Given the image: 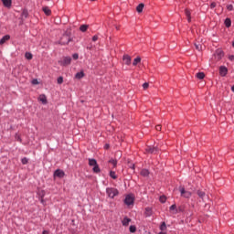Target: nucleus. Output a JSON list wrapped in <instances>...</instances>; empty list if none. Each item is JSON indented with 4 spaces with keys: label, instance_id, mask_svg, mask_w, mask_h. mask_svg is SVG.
Listing matches in <instances>:
<instances>
[{
    "label": "nucleus",
    "instance_id": "f257e3e1",
    "mask_svg": "<svg viewBox=\"0 0 234 234\" xmlns=\"http://www.w3.org/2000/svg\"><path fill=\"white\" fill-rule=\"evenodd\" d=\"M106 194L109 198H114V197H118V195H120V192L114 187H107Z\"/></svg>",
    "mask_w": 234,
    "mask_h": 234
},
{
    "label": "nucleus",
    "instance_id": "f03ea898",
    "mask_svg": "<svg viewBox=\"0 0 234 234\" xmlns=\"http://www.w3.org/2000/svg\"><path fill=\"white\" fill-rule=\"evenodd\" d=\"M124 204L125 206H128V207L134 206V196L133 194L126 195L124 198Z\"/></svg>",
    "mask_w": 234,
    "mask_h": 234
},
{
    "label": "nucleus",
    "instance_id": "7ed1b4c3",
    "mask_svg": "<svg viewBox=\"0 0 234 234\" xmlns=\"http://www.w3.org/2000/svg\"><path fill=\"white\" fill-rule=\"evenodd\" d=\"M71 62H72V58L70 57H64L60 61H58L61 67H67L70 65Z\"/></svg>",
    "mask_w": 234,
    "mask_h": 234
},
{
    "label": "nucleus",
    "instance_id": "20e7f679",
    "mask_svg": "<svg viewBox=\"0 0 234 234\" xmlns=\"http://www.w3.org/2000/svg\"><path fill=\"white\" fill-rule=\"evenodd\" d=\"M179 191L181 193V197H183L184 198H191V196L193 195L191 192L186 191V189L183 186L179 187Z\"/></svg>",
    "mask_w": 234,
    "mask_h": 234
},
{
    "label": "nucleus",
    "instance_id": "39448f33",
    "mask_svg": "<svg viewBox=\"0 0 234 234\" xmlns=\"http://www.w3.org/2000/svg\"><path fill=\"white\" fill-rule=\"evenodd\" d=\"M72 39L69 37V35H63L60 38V45H69Z\"/></svg>",
    "mask_w": 234,
    "mask_h": 234
},
{
    "label": "nucleus",
    "instance_id": "423d86ee",
    "mask_svg": "<svg viewBox=\"0 0 234 234\" xmlns=\"http://www.w3.org/2000/svg\"><path fill=\"white\" fill-rule=\"evenodd\" d=\"M146 153H149L150 154H156L158 153V148L157 147H153V146H148L145 149Z\"/></svg>",
    "mask_w": 234,
    "mask_h": 234
},
{
    "label": "nucleus",
    "instance_id": "0eeeda50",
    "mask_svg": "<svg viewBox=\"0 0 234 234\" xmlns=\"http://www.w3.org/2000/svg\"><path fill=\"white\" fill-rule=\"evenodd\" d=\"M219 74L220 76H222V78L226 77L228 75V68H226L225 66H221L219 68Z\"/></svg>",
    "mask_w": 234,
    "mask_h": 234
},
{
    "label": "nucleus",
    "instance_id": "6e6552de",
    "mask_svg": "<svg viewBox=\"0 0 234 234\" xmlns=\"http://www.w3.org/2000/svg\"><path fill=\"white\" fill-rule=\"evenodd\" d=\"M122 61H123L124 65H131V56L123 55Z\"/></svg>",
    "mask_w": 234,
    "mask_h": 234
},
{
    "label": "nucleus",
    "instance_id": "1a4fd4ad",
    "mask_svg": "<svg viewBox=\"0 0 234 234\" xmlns=\"http://www.w3.org/2000/svg\"><path fill=\"white\" fill-rule=\"evenodd\" d=\"M55 176H58V178H63V176H65V172H63V170L60 169H57L54 173Z\"/></svg>",
    "mask_w": 234,
    "mask_h": 234
},
{
    "label": "nucleus",
    "instance_id": "9d476101",
    "mask_svg": "<svg viewBox=\"0 0 234 234\" xmlns=\"http://www.w3.org/2000/svg\"><path fill=\"white\" fill-rule=\"evenodd\" d=\"M215 56L217 59H220L221 58H224V51L218 49L215 53Z\"/></svg>",
    "mask_w": 234,
    "mask_h": 234
},
{
    "label": "nucleus",
    "instance_id": "9b49d317",
    "mask_svg": "<svg viewBox=\"0 0 234 234\" xmlns=\"http://www.w3.org/2000/svg\"><path fill=\"white\" fill-rule=\"evenodd\" d=\"M10 39V35H5L0 39V45H5Z\"/></svg>",
    "mask_w": 234,
    "mask_h": 234
},
{
    "label": "nucleus",
    "instance_id": "f8f14e48",
    "mask_svg": "<svg viewBox=\"0 0 234 234\" xmlns=\"http://www.w3.org/2000/svg\"><path fill=\"white\" fill-rule=\"evenodd\" d=\"M2 3L5 8H10V6H12V0H2Z\"/></svg>",
    "mask_w": 234,
    "mask_h": 234
},
{
    "label": "nucleus",
    "instance_id": "ddd939ff",
    "mask_svg": "<svg viewBox=\"0 0 234 234\" xmlns=\"http://www.w3.org/2000/svg\"><path fill=\"white\" fill-rule=\"evenodd\" d=\"M169 210L173 213V215H176V213H178V208H176V204L172 205L169 207Z\"/></svg>",
    "mask_w": 234,
    "mask_h": 234
},
{
    "label": "nucleus",
    "instance_id": "4468645a",
    "mask_svg": "<svg viewBox=\"0 0 234 234\" xmlns=\"http://www.w3.org/2000/svg\"><path fill=\"white\" fill-rule=\"evenodd\" d=\"M89 165L90 167H94L95 165H98V161H96V159H92V158H89Z\"/></svg>",
    "mask_w": 234,
    "mask_h": 234
},
{
    "label": "nucleus",
    "instance_id": "2eb2a0df",
    "mask_svg": "<svg viewBox=\"0 0 234 234\" xmlns=\"http://www.w3.org/2000/svg\"><path fill=\"white\" fill-rule=\"evenodd\" d=\"M130 222H131V218H127V217H125V218L122 220V226H124V227L129 226Z\"/></svg>",
    "mask_w": 234,
    "mask_h": 234
},
{
    "label": "nucleus",
    "instance_id": "dca6fc26",
    "mask_svg": "<svg viewBox=\"0 0 234 234\" xmlns=\"http://www.w3.org/2000/svg\"><path fill=\"white\" fill-rule=\"evenodd\" d=\"M144 215L146 216V217H151V215H153V208H151V207H146L145 208V212H144Z\"/></svg>",
    "mask_w": 234,
    "mask_h": 234
},
{
    "label": "nucleus",
    "instance_id": "f3484780",
    "mask_svg": "<svg viewBox=\"0 0 234 234\" xmlns=\"http://www.w3.org/2000/svg\"><path fill=\"white\" fill-rule=\"evenodd\" d=\"M42 10L47 16H50V14H52V11L50 10V8H48V6H44Z\"/></svg>",
    "mask_w": 234,
    "mask_h": 234
},
{
    "label": "nucleus",
    "instance_id": "a211bd4d",
    "mask_svg": "<svg viewBox=\"0 0 234 234\" xmlns=\"http://www.w3.org/2000/svg\"><path fill=\"white\" fill-rule=\"evenodd\" d=\"M145 5H144V4H139L138 5H137V7H136V10H137V12L139 13V14H142V12H144V7Z\"/></svg>",
    "mask_w": 234,
    "mask_h": 234
},
{
    "label": "nucleus",
    "instance_id": "6ab92c4d",
    "mask_svg": "<svg viewBox=\"0 0 234 234\" xmlns=\"http://www.w3.org/2000/svg\"><path fill=\"white\" fill-rule=\"evenodd\" d=\"M185 14H186V16L187 17L188 23H191V12L188 9H186L185 10Z\"/></svg>",
    "mask_w": 234,
    "mask_h": 234
},
{
    "label": "nucleus",
    "instance_id": "aec40b11",
    "mask_svg": "<svg viewBox=\"0 0 234 234\" xmlns=\"http://www.w3.org/2000/svg\"><path fill=\"white\" fill-rule=\"evenodd\" d=\"M196 78H197V80H204V78H206V74H204V72H198L196 74Z\"/></svg>",
    "mask_w": 234,
    "mask_h": 234
},
{
    "label": "nucleus",
    "instance_id": "412c9836",
    "mask_svg": "<svg viewBox=\"0 0 234 234\" xmlns=\"http://www.w3.org/2000/svg\"><path fill=\"white\" fill-rule=\"evenodd\" d=\"M39 101H41L44 105H47V96L40 95L39 96Z\"/></svg>",
    "mask_w": 234,
    "mask_h": 234
},
{
    "label": "nucleus",
    "instance_id": "4be33fe9",
    "mask_svg": "<svg viewBox=\"0 0 234 234\" xmlns=\"http://www.w3.org/2000/svg\"><path fill=\"white\" fill-rule=\"evenodd\" d=\"M92 171L93 173H96V174L101 173V169H100V165L98 164L95 166H93Z\"/></svg>",
    "mask_w": 234,
    "mask_h": 234
},
{
    "label": "nucleus",
    "instance_id": "5701e85b",
    "mask_svg": "<svg viewBox=\"0 0 234 234\" xmlns=\"http://www.w3.org/2000/svg\"><path fill=\"white\" fill-rule=\"evenodd\" d=\"M142 58L140 57H137L133 59V67H136V65H138V63H141Z\"/></svg>",
    "mask_w": 234,
    "mask_h": 234
},
{
    "label": "nucleus",
    "instance_id": "b1692460",
    "mask_svg": "<svg viewBox=\"0 0 234 234\" xmlns=\"http://www.w3.org/2000/svg\"><path fill=\"white\" fill-rule=\"evenodd\" d=\"M88 28H89V25H81L80 27V32H87Z\"/></svg>",
    "mask_w": 234,
    "mask_h": 234
},
{
    "label": "nucleus",
    "instance_id": "393cba45",
    "mask_svg": "<svg viewBox=\"0 0 234 234\" xmlns=\"http://www.w3.org/2000/svg\"><path fill=\"white\" fill-rule=\"evenodd\" d=\"M83 76H85V74L83 73V71L78 72L76 73L75 77L77 78V80H81V78H83Z\"/></svg>",
    "mask_w": 234,
    "mask_h": 234
},
{
    "label": "nucleus",
    "instance_id": "a878e982",
    "mask_svg": "<svg viewBox=\"0 0 234 234\" xmlns=\"http://www.w3.org/2000/svg\"><path fill=\"white\" fill-rule=\"evenodd\" d=\"M109 164H112L113 165V167H116V165H118V160H116V159H110L109 160Z\"/></svg>",
    "mask_w": 234,
    "mask_h": 234
},
{
    "label": "nucleus",
    "instance_id": "bb28decb",
    "mask_svg": "<svg viewBox=\"0 0 234 234\" xmlns=\"http://www.w3.org/2000/svg\"><path fill=\"white\" fill-rule=\"evenodd\" d=\"M141 175L142 176H149V170L147 169L141 170Z\"/></svg>",
    "mask_w": 234,
    "mask_h": 234
},
{
    "label": "nucleus",
    "instance_id": "cd10ccee",
    "mask_svg": "<svg viewBox=\"0 0 234 234\" xmlns=\"http://www.w3.org/2000/svg\"><path fill=\"white\" fill-rule=\"evenodd\" d=\"M225 26L227 27V28H229V27H231V19L226 18L225 19Z\"/></svg>",
    "mask_w": 234,
    "mask_h": 234
},
{
    "label": "nucleus",
    "instance_id": "c85d7f7f",
    "mask_svg": "<svg viewBox=\"0 0 234 234\" xmlns=\"http://www.w3.org/2000/svg\"><path fill=\"white\" fill-rule=\"evenodd\" d=\"M110 176L113 180H116V178H118V176H116V172H114V171H110Z\"/></svg>",
    "mask_w": 234,
    "mask_h": 234
},
{
    "label": "nucleus",
    "instance_id": "c756f323",
    "mask_svg": "<svg viewBox=\"0 0 234 234\" xmlns=\"http://www.w3.org/2000/svg\"><path fill=\"white\" fill-rule=\"evenodd\" d=\"M130 233H136V226L131 225L129 228Z\"/></svg>",
    "mask_w": 234,
    "mask_h": 234
},
{
    "label": "nucleus",
    "instance_id": "7c9ffc66",
    "mask_svg": "<svg viewBox=\"0 0 234 234\" xmlns=\"http://www.w3.org/2000/svg\"><path fill=\"white\" fill-rule=\"evenodd\" d=\"M197 195H198L199 198H204V197H206V192L198 190Z\"/></svg>",
    "mask_w": 234,
    "mask_h": 234
},
{
    "label": "nucleus",
    "instance_id": "2f4dec72",
    "mask_svg": "<svg viewBox=\"0 0 234 234\" xmlns=\"http://www.w3.org/2000/svg\"><path fill=\"white\" fill-rule=\"evenodd\" d=\"M159 200H160L161 204H165V202L167 201V197H165V196H161L159 197Z\"/></svg>",
    "mask_w": 234,
    "mask_h": 234
},
{
    "label": "nucleus",
    "instance_id": "473e14b6",
    "mask_svg": "<svg viewBox=\"0 0 234 234\" xmlns=\"http://www.w3.org/2000/svg\"><path fill=\"white\" fill-rule=\"evenodd\" d=\"M161 231H165L167 229V225H165V222H163L160 226Z\"/></svg>",
    "mask_w": 234,
    "mask_h": 234
},
{
    "label": "nucleus",
    "instance_id": "72a5a7b5",
    "mask_svg": "<svg viewBox=\"0 0 234 234\" xmlns=\"http://www.w3.org/2000/svg\"><path fill=\"white\" fill-rule=\"evenodd\" d=\"M25 58H26V59H32L33 55L30 52H26Z\"/></svg>",
    "mask_w": 234,
    "mask_h": 234
},
{
    "label": "nucleus",
    "instance_id": "f704fd0d",
    "mask_svg": "<svg viewBox=\"0 0 234 234\" xmlns=\"http://www.w3.org/2000/svg\"><path fill=\"white\" fill-rule=\"evenodd\" d=\"M21 162H22L23 165H27V164H28V158L24 157L21 159Z\"/></svg>",
    "mask_w": 234,
    "mask_h": 234
},
{
    "label": "nucleus",
    "instance_id": "c9c22d12",
    "mask_svg": "<svg viewBox=\"0 0 234 234\" xmlns=\"http://www.w3.org/2000/svg\"><path fill=\"white\" fill-rule=\"evenodd\" d=\"M195 48H196V50H198V52H200V50H202V45H200V44H195Z\"/></svg>",
    "mask_w": 234,
    "mask_h": 234
},
{
    "label": "nucleus",
    "instance_id": "e433bc0d",
    "mask_svg": "<svg viewBox=\"0 0 234 234\" xmlns=\"http://www.w3.org/2000/svg\"><path fill=\"white\" fill-rule=\"evenodd\" d=\"M227 10H229V12L233 11V5H227Z\"/></svg>",
    "mask_w": 234,
    "mask_h": 234
},
{
    "label": "nucleus",
    "instance_id": "4c0bfd02",
    "mask_svg": "<svg viewBox=\"0 0 234 234\" xmlns=\"http://www.w3.org/2000/svg\"><path fill=\"white\" fill-rule=\"evenodd\" d=\"M58 85H61V83H63V77H58L57 80Z\"/></svg>",
    "mask_w": 234,
    "mask_h": 234
},
{
    "label": "nucleus",
    "instance_id": "58836bf2",
    "mask_svg": "<svg viewBox=\"0 0 234 234\" xmlns=\"http://www.w3.org/2000/svg\"><path fill=\"white\" fill-rule=\"evenodd\" d=\"M143 89H144V90L149 89V83L144 82V83L143 84Z\"/></svg>",
    "mask_w": 234,
    "mask_h": 234
},
{
    "label": "nucleus",
    "instance_id": "ea45409f",
    "mask_svg": "<svg viewBox=\"0 0 234 234\" xmlns=\"http://www.w3.org/2000/svg\"><path fill=\"white\" fill-rule=\"evenodd\" d=\"M15 138H16V142H21V136L19 134L16 133Z\"/></svg>",
    "mask_w": 234,
    "mask_h": 234
},
{
    "label": "nucleus",
    "instance_id": "a19ab883",
    "mask_svg": "<svg viewBox=\"0 0 234 234\" xmlns=\"http://www.w3.org/2000/svg\"><path fill=\"white\" fill-rule=\"evenodd\" d=\"M72 58H73V59H78V58H80V55H78V53H74L72 55Z\"/></svg>",
    "mask_w": 234,
    "mask_h": 234
},
{
    "label": "nucleus",
    "instance_id": "79ce46f5",
    "mask_svg": "<svg viewBox=\"0 0 234 234\" xmlns=\"http://www.w3.org/2000/svg\"><path fill=\"white\" fill-rule=\"evenodd\" d=\"M32 84H33V85H38V84H39V81H37V80L35 79V80H32Z\"/></svg>",
    "mask_w": 234,
    "mask_h": 234
},
{
    "label": "nucleus",
    "instance_id": "37998d69",
    "mask_svg": "<svg viewBox=\"0 0 234 234\" xmlns=\"http://www.w3.org/2000/svg\"><path fill=\"white\" fill-rule=\"evenodd\" d=\"M156 131H162V125L158 124L155 126Z\"/></svg>",
    "mask_w": 234,
    "mask_h": 234
},
{
    "label": "nucleus",
    "instance_id": "c03bdc74",
    "mask_svg": "<svg viewBox=\"0 0 234 234\" xmlns=\"http://www.w3.org/2000/svg\"><path fill=\"white\" fill-rule=\"evenodd\" d=\"M217 6V3H211L210 4V8H215Z\"/></svg>",
    "mask_w": 234,
    "mask_h": 234
},
{
    "label": "nucleus",
    "instance_id": "a18cd8bd",
    "mask_svg": "<svg viewBox=\"0 0 234 234\" xmlns=\"http://www.w3.org/2000/svg\"><path fill=\"white\" fill-rule=\"evenodd\" d=\"M92 41H98V35H95L92 37Z\"/></svg>",
    "mask_w": 234,
    "mask_h": 234
},
{
    "label": "nucleus",
    "instance_id": "49530a36",
    "mask_svg": "<svg viewBox=\"0 0 234 234\" xmlns=\"http://www.w3.org/2000/svg\"><path fill=\"white\" fill-rule=\"evenodd\" d=\"M229 59L230 61H234V55H229Z\"/></svg>",
    "mask_w": 234,
    "mask_h": 234
},
{
    "label": "nucleus",
    "instance_id": "de8ad7c7",
    "mask_svg": "<svg viewBox=\"0 0 234 234\" xmlns=\"http://www.w3.org/2000/svg\"><path fill=\"white\" fill-rule=\"evenodd\" d=\"M42 234H50L48 230H43Z\"/></svg>",
    "mask_w": 234,
    "mask_h": 234
},
{
    "label": "nucleus",
    "instance_id": "09e8293b",
    "mask_svg": "<svg viewBox=\"0 0 234 234\" xmlns=\"http://www.w3.org/2000/svg\"><path fill=\"white\" fill-rule=\"evenodd\" d=\"M105 149H109V144H105Z\"/></svg>",
    "mask_w": 234,
    "mask_h": 234
},
{
    "label": "nucleus",
    "instance_id": "8fccbe9b",
    "mask_svg": "<svg viewBox=\"0 0 234 234\" xmlns=\"http://www.w3.org/2000/svg\"><path fill=\"white\" fill-rule=\"evenodd\" d=\"M231 90H232V92H234V86L231 87Z\"/></svg>",
    "mask_w": 234,
    "mask_h": 234
},
{
    "label": "nucleus",
    "instance_id": "3c124183",
    "mask_svg": "<svg viewBox=\"0 0 234 234\" xmlns=\"http://www.w3.org/2000/svg\"><path fill=\"white\" fill-rule=\"evenodd\" d=\"M158 234H167V233H165V232H159Z\"/></svg>",
    "mask_w": 234,
    "mask_h": 234
},
{
    "label": "nucleus",
    "instance_id": "603ef678",
    "mask_svg": "<svg viewBox=\"0 0 234 234\" xmlns=\"http://www.w3.org/2000/svg\"><path fill=\"white\" fill-rule=\"evenodd\" d=\"M23 14L25 15V17H27V13L24 12Z\"/></svg>",
    "mask_w": 234,
    "mask_h": 234
},
{
    "label": "nucleus",
    "instance_id": "864d4df0",
    "mask_svg": "<svg viewBox=\"0 0 234 234\" xmlns=\"http://www.w3.org/2000/svg\"><path fill=\"white\" fill-rule=\"evenodd\" d=\"M87 48H88L89 50H90V47H88Z\"/></svg>",
    "mask_w": 234,
    "mask_h": 234
},
{
    "label": "nucleus",
    "instance_id": "5fc2aeb1",
    "mask_svg": "<svg viewBox=\"0 0 234 234\" xmlns=\"http://www.w3.org/2000/svg\"><path fill=\"white\" fill-rule=\"evenodd\" d=\"M232 47H234V41L232 42Z\"/></svg>",
    "mask_w": 234,
    "mask_h": 234
},
{
    "label": "nucleus",
    "instance_id": "6e6d98bb",
    "mask_svg": "<svg viewBox=\"0 0 234 234\" xmlns=\"http://www.w3.org/2000/svg\"><path fill=\"white\" fill-rule=\"evenodd\" d=\"M133 169H134V165L133 166Z\"/></svg>",
    "mask_w": 234,
    "mask_h": 234
},
{
    "label": "nucleus",
    "instance_id": "4d7b16f0",
    "mask_svg": "<svg viewBox=\"0 0 234 234\" xmlns=\"http://www.w3.org/2000/svg\"><path fill=\"white\" fill-rule=\"evenodd\" d=\"M91 1H94V0H91Z\"/></svg>",
    "mask_w": 234,
    "mask_h": 234
}]
</instances>
